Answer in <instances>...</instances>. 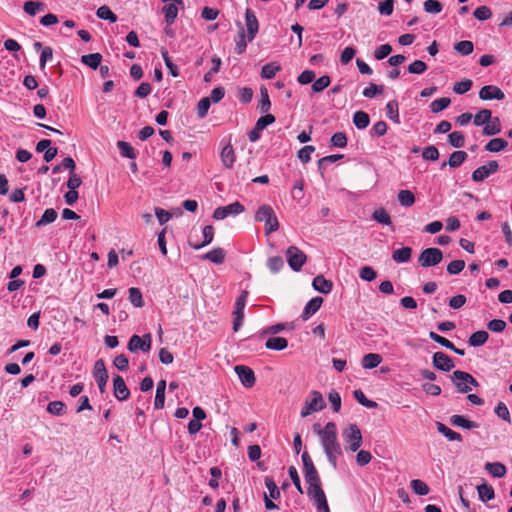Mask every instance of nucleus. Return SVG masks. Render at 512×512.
<instances>
[{
    "instance_id": "12",
    "label": "nucleus",
    "mask_w": 512,
    "mask_h": 512,
    "mask_svg": "<svg viewBox=\"0 0 512 512\" xmlns=\"http://www.w3.org/2000/svg\"><path fill=\"white\" fill-rule=\"evenodd\" d=\"M479 98L483 101L503 100L505 94L498 86L486 85L480 89Z\"/></svg>"
},
{
    "instance_id": "41",
    "label": "nucleus",
    "mask_w": 512,
    "mask_h": 512,
    "mask_svg": "<svg viewBox=\"0 0 512 512\" xmlns=\"http://www.w3.org/2000/svg\"><path fill=\"white\" fill-rule=\"evenodd\" d=\"M385 109H386V116L390 120L395 122L396 124H399L400 123V119H399V110H398V103H397V101H395V100L389 101L386 104Z\"/></svg>"
},
{
    "instance_id": "1",
    "label": "nucleus",
    "mask_w": 512,
    "mask_h": 512,
    "mask_svg": "<svg viewBox=\"0 0 512 512\" xmlns=\"http://www.w3.org/2000/svg\"><path fill=\"white\" fill-rule=\"evenodd\" d=\"M326 457L333 468L337 467V456L342 455V449L337 438V427L334 422H328L319 438Z\"/></svg>"
},
{
    "instance_id": "48",
    "label": "nucleus",
    "mask_w": 512,
    "mask_h": 512,
    "mask_svg": "<svg viewBox=\"0 0 512 512\" xmlns=\"http://www.w3.org/2000/svg\"><path fill=\"white\" fill-rule=\"evenodd\" d=\"M117 147L119 148V150H120V154H121L123 157L129 158V159H134V158H136L135 150H134V148L130 145V143H128V142H126V141H118V142H117Z\"/></svg>"
},
{
    "instance_id": "37",
    "label": "nucleus",
    "mask_w": 512,
    "mask_h": 512,
    "mask_svg": "<svg viewBox=\"0 0 512 512\" xmlns=\"http://www.w3.org/2000/svg\"><path fill=\"white\" fill-rule=\"evenodd\" d=\"M454 50L460 55L467 56L470 55L474 50V44L469 40H462L456 42L453 46Z\"/></svg>"
},
{
    "instance_id": "62",
    "label": "nucleus",
    "mask_w": 512,
    "mask_h": 512,
    "mask_svg": "<svg viewBox=\"0 0 512 512\" xmlns=\"http://www.w3.org/2000/svg\"><path fill=\"white\" fill-rule=\"evenodd\" d=\"M384 90L383 85H376L371 83L369 87L365 88L362 95L365 98H374L378 94H382Z\"/></svg>"
},
{
    "instance_id": "30",
    "label": "nucleus",
    "mask_w": 512,
    "mask_h": 512,
    "mask_svg": "<svg viewBox=\"0 0 512 512\" xmlns=\"http://www.w3.org/2000/svg\"><path fill=\"white\" fill-rule=\"evenodd\" d=\"M412 256V249L410 247H402L400 249L395 250L392 253V259L396 263H406L410 261Z\"/></svg>"
},
{
    "instance_id": "8",
    "label": "nucleus",
    "mask_w": 512,
    "mask_h": 512,
    "mask_svg": "<svg viewBox=\"0 0 512 512\" xmlns=\"http://www.w3.org/2000/svg\"><path fill=\"white\" fill-rule=\"evenodd\" d=\"M244 211V206L238 201L226 206L218 207L213 212L215 220H223L230 215H238Z\"/></svg>"
},
{
    "instance_id": "6",
    "label": "nucleus",
    "mask_w": 512,
    "mask_h": 512,
    "mask_svg": "<svg viewBox=\"0 0 512 512\" xmlns=\"http://www.w3.org/2000/svg\"><path fill=\"white\" fill-rule=\"evenodd\" d=\"M499 164L495 160L488 161L485 165H482L472 172V180L474 182H481L488 178L491 174L497 172Z\"/></svg>"
},
{
    "instance_id": "51",
    "label": "nucleus",
    "mask_w": 512,
    "mask_h": 512,
    "mask_svg": "<svg viewBox=\"0 0 512 512\" xmlns=\"http://www.w3.org/2000/svg\"><path fill=\"white\" fill-rule=\"evenodd\" d=\"M454 378L455 379H459V380H464V382L467 383L468 386H474V387H478L479 386V383L477 382V380L471 375L469 374L468 372H464V371H461V370H455L454 371Z\"/></svg>"
},
{
    "instance_id": "5",
    "label": "nucleus",
    "mask_w": 512,
    "mask_h": 512,
    "mask_svg": "<svg viewBox=\"0 0 512 512\" xmlns=\"http://www.w3.org/2000/svg\"><path fill=\"white\" fill-rule=\"evenodd\" d=\"M286 258L289 267L293 271H300L302 266L305 264L307 260V256L304 252H302L298 247L296 246H290L288 247L286 251Z\"/></svg>"
},
{
    "instance_id": "20",
    "label": "nucleus",
    "mask_w": 512,
    "mask_h": 512,
    "mask_svg": "<svg viewBox=\"0 0 512 512\" xmlns=\"http://www.w3.org/2000/svg\"><path fill=\"white\" fill-rule=\"evenodd\" d=\"M312 286L316 291L328 294L333 288V283L327 280L323 275H318L313 279Z\"/></svg>"
},
{
    "instance_id": "33",
    "label": "nucleus",
    "mask_w": 512,
    "mask_h": 512,
    "mask_svg": "<svg viewBox=\"0 0 512 512\" xmlns=\"http://www.w3.org/2000/svg\"><path fill=\"white\" fill-rule=\"evenodd\" d=\"M508 146V142L503 138H493L486 145L485 150L488 152H500Z\"/></svg>"
},
{
    "instance_id": "46",
    "label": "nucleus",
    "mask_w": 512,
    "mask_h": 512,
    "mask_svg": "<svg viewBox=\"0 0 512 512\" xmlns=\"http://www.w3.org/2000/svg\"><path fill=\"white\" fill-rule=\"evenodd\" d=\"M450 103H451L450 98L441 97V98L436 99L431 102L430 110L433 113H439V112L443 111L444 109H446L450 105Z\"/></svg>"
},
{
    "instance_id": "49",
    "label": "nucleus",
    "mask_w": 512,
    "mask_h": 512,
    "mask_svg": "<svg viewBox=\"0 0 512 512\" xmlns=\"http://www.w3.org/2000/svg\"><path fill=\"white\" fill-rule=\"evenodd\" d=\"M47 411L52 415L60 416L65 414L66 405L62 401H52L48 403Z\"/></svg>"
},
{
    "instance_id": "61",
    "label": "nucleus",
    "mask_w": 512,
    "mask_h": 512,
    "mask_svg": "<svg viewBox=\"0 0 512 512\" xmlns=\"http://www.w3.org/2000/svg\"><path fill=\"white\" fill-rule=\"evenodd\" d=\"M210 105L211 100L209 97H204L199 101L197 105V115L200 119L204 118L207 115Z\"/></svg>"
},
{
    "instance_id": "52",
    "label": "nucleus",
    "mask_w": 512,
    "mask_h": 512,
    "mask_svg": "<svg viewBox=\"0 0 512 512\" xmlns=\"http://www.w3.org/2000/svg\"><path fill=\"white\" fill-rule=\"evenodd\" d=\"M373 220L383 225H390L391 218L384 208L377 209L372 214Z\"/></svg>"
},
{
    "instance_id": "59",
    "label": "nucleus",
    "mask_w": 512,
    "mask_h": 512,
    "mask_svg": "<svg viewBox=\"0 0 512 512\" xmlns=\"http://www.w3.org/2000/svg\"><path fill=\"white\" fill-rule=\"evenodd\" d=\"M443 6L437 0H426L424 2V10L427 13L438 14L442 11Z\"/></svg>"
},
{
    "instance_id": "64",
    "label": "nucleus",
    "mask_w": 512,
    "mask_h": 512,
    "mask_svg": "<svg viewBox=\"0 0 512 512\" xmlns=\"http://www.w3.org/2000/svg\"><path fill=\"white\" fill-rule=\"evenodd\" d=\"M473 16L479 21H485L491 18L492 12L487 6H480L473 12Z\"/></svg>"
},
{
    "instance_id": "18",
    "label": "nucleus",
    "mask_w": 512,
    "mask_h": 512,
    "mask_svg": "<svg viewBox=\"0 0 512 512\" xmlns=\"http://www.w3.org/2000/svg\"><path fill=\"white\" fill-rule=\"evenodd\" d=\"M322 303H323V298L319 297V296L314 297L311 300H309L304 308L301 318L304 321L308 320L312 315H314L320 309Z\"/></svg>"
},
{
    "instance_id": "42",
    "label": "nucleus",
    "mask_w": 512,
    "mask_h": 512,
    "mask_svg": "<svg viewBox=\"0 0 512 512\" xmlns=\"http://www.w3.org/2000/svg\"><path fill=\"white\" fill-rule=\"evenodd\" d=\"M467 157L468 155L465 151H455L450 155L448 165L451 168H457L467 159Z\"/></svg>"
},
{
    "instance_id": "34",
    "label": "nucleus",
    "mask_w": 512,
    "mask_h": 512,
    "mask_svg": "<svg viewBox=\"0 0 512 512\" xmlns=\"http://www.w3.org/2000/svg\"><path fill=\"white\" fill-rule=\"evenodd\" d=\"M57 212L53 208H48L44 211L42 217L35 223L37 228H40L44 225L53 223L57 219Z\"/></svg>"
},
{
    "instance_id": "4",
    "label": "nucleus",
    "mask_w": 512,
    "mask_h": 512,
    "mask_svg": "<svg viewBox=\"0 0 512 512\" xmlns=\"http://www.w3.org/2000/svg\"><path fill=\"white\" fill-rule=\"evenodd\" d=\"M344 440L349 444V449L352 452L357 451L362 445V434L356 424H349L343 431Z\"/></svg>"
},
{
    "instance_id": "31",
    "label": "nucleus",
    "mask_w": 512,
    "mask_h": 512,
    "mask_svg": "<svg viewBox=\"0 0 512 512\" xmlns=\"http://www.w3.org/2000/svg\"><path fill=\"white\" fill-rule=\"evenodd\" d=\"M101 61L102 55L98 52L86 54L81 57V62L94 70L100 66Z\"/></svg>"
},
{
    "instance_id": "38",
    "label": "nucleus",
    "mask_w": 512,
    "mask_h": 512,
    "mask_svg": "<svg viewBox=\"0 0 512 512\" xmlns=\"http://www.w3.org/2000/svg\"><path fill=\"white\" fill-rule=\"evenodd\" d=\"M271 108V102L269 99L268 90L265 86L260 87V101L258 104V109L261 113H266Z\"/></svg>"
},
{
    "instance_id": "55",
    "label": "nucleus",
    "mask_w": 512,
    "mask_h": 512,
    "mask_svg": "<svg viewBox=\"0 0 512 512\" xmlns=\"http://www.w3.org/2000/svg\"><path fill=\"white\" fill-rule=\"evenodd\" d=\"M265 485L269 491V494L267 495L268 497H270L274 500H277L280 498V495H281L280 490L277 487L275 481L271 477L265 478Z\"/></svg>"
},
{
    "instance_id": "22",
    "label": "nucleus",
    "mask_w": 512,
    "mask_h": 512,
    "mask_svg": "<svg viewBox=\"0 0 512 512\" xmlns=\"http://www.w3.org/2000/svg\"><path fill=\"white\" fill-rule=\"evenodd\" d=\"M501 132V122L498 117H491V120L484 124L482 134L484 136H494Z\"/></svg>"
},
{
    "instance_id": "45",
    "label": "nucleus",
    "mask_w": 512,
    "mask_h": 512,
    "mask_svg": "<svg viewBox=\"0 0 512 512\" xmlns=\"http://www.w3.org/2000/svg\"><path fill=\"white\" fill-rule=\"evenodd\" d=\"M448 143L455 148H462L465 144L464 134L460 131H454L448 135Z\"/></svg>"
},
{
    "instance_id": "7",
    "label": "nucleus",
    "mask_w": 512,
    "mask_h": 512,
    "mask_svg": "<svg viewBox=\"0 0 512 512\" xmlns=\"http://www.w3.org/2000/svg\"><path fill=\"white\" fill-rule=\"evenodd\" d=\"M93 376L97 382L99 391L102 394L105 393L109 375L102 359L95 362Z\"/></svg>"
},
{
    "instance_id": "63",
    "label": "nucleus",
    "mask_w": 512,
    "mask_h": 512,
    "mask_svg": "<svg viewBox=\"0 0 512 512\" xmlns=\"http://www.w3.org/2000/svg\"><path fill=\"white\" fill-rule=\"evenodd\" d=\"M267 266L273 273H277L283 268L284 261L280 256H273L268 259Z\"/></svg>"
},
{
    "instance_id": "58",
    "label": "nucleus",
    "mask_w": 512,
    "mask_h": 512,
    "mask_svg": "<svg viewBox=\"0 0 512 512\" xmlns=\"http://www.w3.org/2000/svg\"><path fill=\"white\" fill-rule=\"evenodd\" d=\"M473 85V82L472 80L470 79H464L462 81H459V82H456L453 86V91L456 93V94H464L466 92H468L471 87Z\"/></svg>"
},
{
    "instance_id": "2",
    "label": "nucleus",
    "mask_w": 512,
    "mask_h": 512,
    "mask_svg": "<svg viewBox=\"0 0 512 512\" xmlns=\"http://www.w3.org/2000/svg\"><path fill=\"white\" fill-rule=\"evenodd\" d=\"M255 220L258 222H264L265 234L269 235L279 229V222L273 208L270 205H261L255 214Z\"/></svg>"
},
{
    "instance_id": "50",
    "label": "nucleus",
    "mask_w": 512,
    "mask_h": 512,
    "mask_svg": "<svg viewBox=\"0 0 512 512\" xmlns=\"http://www.w3.org/2000/svg\"><path fill=\"white\" fill-rule=\"evenodd\" d=\"M491 115L492 112L489 109H481L474 117H472L473 122L476 126H482L491 120Z\"/></svg>"
},
{
    "instance_id": "11",
    "label": "nucleus",
    "mask_w": 512,
    "mask_h": 512,
    "mask_svg": "<svg viewBox=\"0 0 512 512\" xmlns=\"http://www.w3.org/2000/svg\"><path fill=\"white\" fill-rule=\"evenodd\" d=\"M234 370L244 387L251 388L254 386L256 378L254 371L250 367L237 365L235 366Z\"/></svg>"
},
{
    "instance_id": "23",
    "label": "nucleus",
    "mask_w": 512,
    "mask_h": 512,
    "mask_svg": "<svg viewBox=\"0 0 512 512\" xmlns=\"http://www.w3.org/2000/svg\"><path fill=\"white\" fill-rule=\"evenodd\" d=\"M450 424L467 430L475 429L478 427L476 422L468 420L464 416L457 414L450 417Z\"/></svg>"
},
{
    "instance_id": "13",
    "label": "nucleus",
    "mask_w": 512,
    "mask_h": 512,
    "mask_svg": "<svg viewBox=\"0 0 512 512\" xmlns=\"http://www.w3.org/2000/svg\"><path fill=\"white\" fill-rule=\"evenodd\" d=\"M245 21L247 27V38L248 41H252L259 30V22L256 18L255 13L252 9L247 8L245 11Z\"/></svg>"
},
{
    "instance_id": "53",
    "label": "nucleus",
    "mask_w": 512,
    "mask_h": 512,
    "mask_svg": "<svg viewBox=\"0 0 512 512\" xmlns=\"http://www.w3.org/2000/svg\"><path fill=\"white\" fill-rule=\"evenodd\" d=\"M331 83V79L328 75H323L317 80H315L312 84V90L315 93L322 92L326 89Z\"/></svg>"
},
{
    "instance_id": "36",
    "label": "nucleus",
    "mask_w": 512,
    "mask_h": 512,
    "mask_svg": "<svg viewBox=\"0 0 512 512\" xmlns=\"http://www.w3.org/2000/svg\"><path fill=\"white\" fill-rule=\"evenodd\" d=\"M280 69L281 67L277 62L267 63L262 67L260 76L263 79H272Z\"/></svg>"
},
{
    "instance_id": "17",
    "label": "nucleus",
    "mask_w": 512,
    "mask_h": 512,
    "mask_svg": "<svg viewBox=\"0 0 512 512\" xmlns=\"http://www.w3.org/2000/svg\"><path fill=\"white\" fill-rule=\"evenodd\" d=\"M246 302L243 299H236L235 307L233 311L234 321H233V330L237 332L242 325L244 319V309Z\"/></svg>"
},
{
    "instance_id": "29",
    "label": "nucleus",
    "mask_w": 512,
    "mask_h": 512,
    "mask_svg": "<svg viewBox=\"0 0 512 512\" xmlns=\"http://www.w3.org/2000/svg\"><path fill=\"white\" fill-rule=\"evenodd\" d=\"M479 499L483 502L490 501L495 497V491L493 487L487 483H483L477 486Z\"/></svg>"
},
{
    "instance_id": "9",
    "label": "nucleus",
    "mask_w": 512,
    "mask_h": 512,
    "mask_svg": "<svg viewBox=\"0 0 512 512\" xmlns=\"http://www.w3.org/2000/svg\"><path fill=\"white\" fill-rule=\"evenodd\" d=\"M151 349V335L145 334L143 337L138 335H133L128 342V350L132 353L141 350L143 352H148Z\"/></svg>"
},
{
    "instance_id": "60",
    "label": "nucleus",
    "mask_w": 512,
    "mask_h": 512,
    "mask_svg": "<svg viewBox=\"0 0 512 512\" xmlns=\"http://www.w3.org/2000/svg\"><path fill=\"white\" fill-rule=\"evenodd\" d=\"M465 268L463 260H453L447 265V273L450 275H457Z\"/></svg>"
},
{
    "instance_id": "16",
    "label": "nucleus",
    "mask_w": 512,
    "mask_h": 512,
    "mask_svg": "<svg viewBox=\"0 0 512 512\" xmlns=\"http://www.w3.org/2000/svg\"><path fill=\"white\" fill-rule=\"evenodd\" d=\"M220 160L225 168L231 169L233 167L236 161V154L230 143L222 148L220 152Z\"/></svg>"
},
{
    "instance_id": "25",
    "label": "nucleus",
    "mask_w": 512,
    "mask_h": 512,
    "mask_svg": "<svg viewBox=\"0 0 512 512\" xmlns=\"http://www.w3.org/2000/svg\"><path fill=\"white\" fill-rule=\"evenodd\" d=\"M489 338L488 332L485 330H479L472 333L468 339V344L472 347H479L484 345Z\"/></svg>"
},
{
    "instance_id": "43",
    "label": "nucleus",
    "mask_w": 512,
    "mask_h": 512,
    "mask_svg": "<svg viewBox=\"0 0 512 512\" xmlns=\"http://www.w3.org/2000/svg\"><path fill=\"white\" fill-rule=\"evenodd\" d=\"M353 123L358 129H365L370 123L369 115L364 111H357L353 115Z\"/></svg>"
},
{
    "instance_id": "35",
    "label": "nucleus",
    "mask_w": 512,
    "mask_h": 512,
    "mask_svg": "<svg viewBox=\"0 0 512 512\" xmlns=\"http://www.w3.org/2000/svg\"><path fill=\"white\" fill-rule=\"evenodd\" d=\"M202 258L215 264H222L225 260V252L222 248H215L203 255Z\"/></svg>"
},
{
    "instance_id": "32",
    "label": "nucleus",
    "mask_w": 512,
    "mask_h": 512,
    "mask_svg": "<svg viewBox=\"0 0 512 512\" xmlns=\"http://www.w3.org/2000/svg\"><path fill=\"white\" fill-rule=\"evenodd\" d=\"M382 362V356L376 353H368L362 358V366L365 369H373Z\"/></svg>"
},
{
    "instance_id": "56",
    "label": "nucleus",
    "mask_w": 512,
    "mask_h": 512,
    "mask_svg": "<svg viewBox=\"0 0 512 512\" xmlns=\"http://www.w3.org/2000/svg\"><path fill=\"white\" fill-rule=\"evenodd\" d=\"M495 414L502 420L511 423V416L508 407L504 402H499L495 407Z\"/></svg>"
},
{
    "instance_id": "40",
    "label": "nucleus",
    "mask_w": 512,
    "mask_h": 512,
    "mask_svg": "<svg viewBox=\"0 0 512 512\" xmlns=\"http://www.w3.org/2000/svg\"><path fill=\"white\" fill-rule=\"evenodd\" d=\"M397 198L403 207H411L415 203V196L410 190H400Z\"/></svg>"
},
{
    "instance_id": "15",
    "label": "nucleus",
    "mask_w": 512,
    "mask_h": 512,
    "mask_svg": "<svg viewBox=\"0 0 512 512\" xmlns=\"http://www.w3.org/2000/svg\"><path fill=\"white\" fill-rule=\"evenodd\" d=\"M304 477L306 482L309 484L307 493L322 490L321 480L315 467L305 469Z\"/></svg>"
},
{
    "instance_id": "24",
    "label": "nucleus",
    "mask_w": 512,
    "mask_h": 512,
    "mask_svg": "<svg viewBox=\"0 0 512 512\" xmlns=\"http://www.w3.org/2000/svg\"><path fill=\"white\" fill-rule=\"evenodd\" d=\"M484 468L489 474L496 478H502L507 473L505 465L500 462H487Z\"/></svg>"
},
{
    "instance_id": "28",
    "label": "nucleus",
    "mask_w": 512,
    "mask_h": 512,
    "mask_svg": "<svg viewBox=\"0 0 512 512\" xmlns=\"http://www.w3.org/2000/svg\"><path fill=\"white\" fill-rule=\"evenodd\" d=\"M213 237H214V227L212 225H206L203 228V242L200 244H190V246L195 250H199V249L209 245L213 241Z\"/></svg>"
},
{
    "instance_id": "10",
    "label": "nucleus",
    "mask_w": 512,
    "mask_h": 512,
    "mask_svg": "<svg viewBox=\"0 0 512 512\" xmlns=\"http://www.w3.org/2000/svg\"><path fill=\"white\" fill-rule=\"evenodd\" d=\"M432 364L435 369L443 372H449L454 368L453 360L444 352L438 351L433 354Z\"/></svg>"
},
{
    "instance_id": "47",
    "label": "nucleus",
    "mask_w": 512,
    "mask_h": 512,
    "mask_svg": "<svg viewBox=\"0 0 512 512\" xmlns=\"http://www.w3.org/2000/svg\"><path fill=\"white\" fill-rule=\"evenodd\" d=\"M96 15L100 18V19H103V20H108L110 21L111 23H115L117 21V16L116 14H114L111 9L106 6V5H103L101 7H99L96 11Z\"/></svg>"
},
{
    "instance_id": "14",
    "label": "nucleus",
    "mask_w": 512,
    "mask_h": 512,
    "mask_svg": "<svg viewBox=\"0 0 512 512\" xmlns=\"http://www.w3.org/2000/svg\"><path fill=\"white\" fill-rule=\"evenodd\" d=\"M113 392L114 396L119 401H125L130 396V391L126 386L124 379L120 375H115L113 377Z\"/></svg>"
},
{
    "instance_id": "54",
    "label": "nucleus",
    "mask_w": 512,
    "mask_h": 512,
    "mask_svg": "<svg viewBox=\"0 0 512 512\" xmlns=\"http://www.w3.org/2000/svg\"><path fill=\"white\" fill-rule=\"evenodd\" d=\"M411 488L417 495L424 496L429 493L428 485L419 479H414L411 481Z\"/></svg>"
},
{
    "instance_id": "27",
    "label": "nucleus",
    "mask_w": 512,
    "mask_h": 512,
    "mask_svg": "<svg viewBox=\"0 0 512 512\" xmlns=\"http://www.w3.org/2000/svg\"><path fill=\"white\" fill-rule=\"evenodd\" d=\"M436 426L438 432L441 433L444 437H446L449 441L462 442V436L458 432L453 431L452 429H450L441 422H437Z\"/></svg>"
},
{
    "instance_id": "44",
    "label": "nucleus",
    "mask_w": 512,
    "mask_h": 512,
    "mask_svg": "<svg viewBox=\"0 0 512 512\" xmlns=\"http://www.w3.org/2000/svg\"><path fill=\"white\" fill-rule=\"evenodd\" d=\"M23 9L30 16H34L37 11H43L45 9V5L40 1H26Z\"/></svg>"
},
{
    "instance_id": "19",
    "label": "nucleus",
    "mask_w": 512,
    "mask_h": 512,
    "mask_svg": "<svg viewBox=\"0 0 512 512\" xmlns=\"http://www.w3.org/2000/svg\"><path fill=\"white\" fill-rule=\"evenodd\" d=\"M308 496L314 501L318 512H330L323 489L308 493Z\"/></svg>"
},
{
    "instance_id": "39",
    "label": "nucleus",
    "mask_w": 512,
    "mask_h": 512,
    "mask_svg": "<svg viewBox=\"0 0 512 512\" xmlns=\"http://www.w3.org/2000/svg\"><path fill=\"white\" fill-rule=\"evenodd\" d=\"M129 293V301L134 307L141 308L144 306V300L142 297V293L139 288L131 287L128 290Z\"/></svg>"
},
{
    "instance_id": "57",
    "label": "nucleus",
    "mask_w": 512,
    "mask_h": 512,
    "mask_svg": "<svg viewBox=\"0 0 512 512\" xmlns=\"http://www.w3.org/2000/svg\"><path fill=\"white\" fill-rule=\"evenodd\" d=\"M354 397L361 405L367 408L377 407V403L375 401L367 399L363 391L360 389L354 391Z\"/></svg>"
},
{
    "instance_id": "26",
    "label": "nucleus",
    "mask_w": 512,
    "mask_h": 512,
    "mask_svg": "<svg viewBox=\"0 0 512 512\" xmlns=\"http://www.w3.org/2000/svg\"><path fill=\"white\" fill-rule=\"evenodd\" d=\"M288 346V341L284 337H271L266 343L265 347L269 350L282 351Z\"/></svg>"
},
{
    "instance_id": "3",
    "label": "nucleus",
    "mask_w": 512,
    "mask_h": 512,
    "mask_svg": "<svg viewBox=\"0 0 512 512\" xmlns=\"http://www.w3.org/2000/svg\"><path fill=\"white\" fill-rule=\"evenodd\" d=\"M443 260V252L436 247L426 248L421 251L417 262L423 268H429L438 265Z\"/></svg>"
},
{
    "instance_id": "21",
    "label": "nucleus",
    "mask_w": 512,
    "mask_h": 512,
    "mask_svg": "<svg viewBox=\"0 0 512 512\" xmlns=\"http://www.w3.org/2000/svg\"><path fill=\"white\" fill-rule=\"evenodd\" d=\"M310 396L311 400H306V404L309 406L313 413L325 408L326 404L320 392L312 391Z\"/></svg>"
}]
</instances>
